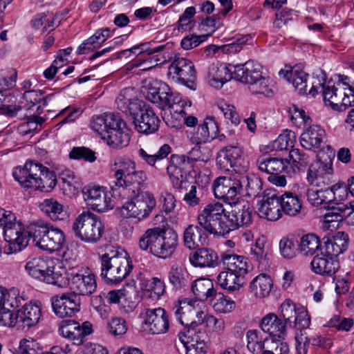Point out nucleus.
Returning a JSON list of instances; mask_svg holds the SVG:
<instances>
[{
  "mask_svg": "<svg viewBox=\"0 0 354 354\" xmlns=\"http://www.w3.org/2000/svg\"><path fill=\"white\" fill-rule=\"evenodd\" d=\"M306 197L310 204L318 207L324 205L325 208H328L329 212H332V208H336V206H332V191L329 187L326 188H308L306 192Z\"/></svg>",
  "mask_w": 354,
  "mask_h": 354,
  "instance_id": "39",
  "label": "nucleus"
},
{
  "mask_svg": "<svg viewBox=\"0 0 354 354\" xmlns=\"http://www.w3.org/2000/svg\"><path fill=\"white\" fill-rule=\"evenodd\" d=\"M192 291L196 300L205 301L213 295L214 291V284L208 278H199L192 283Z\"/></svg>",
  "mask_w": 354,
  "mask_h": 354,
  "instance_id": "47",
  "label": "nucleus"
},
{
  "mask_svg": "<svg viewBox=\"0 0 354 354\" xmlns=\"http://www.w3.org/2000/svg\"><path fill=\"white\" fill-rule=\"evenodd\" d=\"M236 201L230 204L234 205L231 211L226 212L233 230L241 226L248 225L252 219V208L248 202L236 203Z\"/></svg>",
  "mask_w": 354,
  "mask_h": 354,
  "instance_id": "25",
  "label": "nucleus"
},
{
  "mask_svg": "<svg viewBox=\"0 0 354 354\" xmlns=\"http://www.w3.org/2000/svg\"><path fill=\"white\" fill-rule=\"evenodd\" d=\"M51 304L55 314L64 318L72 317L80 310L81 298L74 293H63L61 296L51 298Z\"/></svg>",
  "mask_w": 354,
  "mask_h": 354,
  "instance_id": "17",
  "label": "nucleus"
},
{
  "mask_svg": "<svg viewBox=\"0 0 354 354\" xmlns=\"http://www.w3.org/2000/svg\"><path fill=\"white\" fill-rule=\"evenodd\" d=\"M110 37L111 30L109 28L97 30L94 35L80 45L77 53L79 55L87 54L99 48Z\"/></svg>",
  "mask_w": 354,
  "mask_h": 354,
  "instance_id": "42",
  "label": "nucleus"
},
{
  "mask_svg": "<svg viewBox=\"0 0 354 354\" xmlns=\"http://www.w3.org/2000/svg\"><path fill=\"white\" fill-rule=\"evenodd\" d=\"M170 283L176 289H181L189 283V274L181 267L173 266L168 273Z\"/></svg>",
  "mask_w": 354,
  "mask_h": 354,
  "instance_id": "55",
  "label": "nucleus"
},
{
  "mask_svg": "<svg viewBox=\"0 0 354 354\" xmlns=\"http://www.w3.org/2000/svg\"><path fill=\"white\" fill-rule=\"evenodd\" d=\"M106 140L107 144L113 148H122L127 146L130 141V136L127 126L109 130L108 133L101 136Z\"/></svg>",
  "mask_w": 354,
  "mask_h": 354,
  "instance_id": "44",
  "label": "nucleus"
},
{
  "mask_svg": "<svg viewBox=\"0 0 354 354\" xmlns=\"http://www.w3.org/2000/svg\"><path fill=\"white\" fill-rule=\"evenodd\" d=\"M326 147L330 151L328 158L324 161L320 159L315 165H311L307 173L308 183L319 188L330 187L335 182L331 159V156H335V151L330 146Z\"/></svg>",
  "mask_w": 354,
  "mask_h": 354,
  "instance_id": "13",
  "label": "nucleus"
},
{
  "mask_svg": "<svg viewBox=\"0 0 354 354\" xmlns=\"http://www.w3.org/2000/svg\"><path fill=\"white\" fill-rule=\"evenodd\" d=\"M72 231L82 241L93 244L102 238L104 227L98 216L90 211H84L74 220Z\"/></svg>",
  "mask_w": 354,
  "mask_h": 354,
  "instance_id": "10",
  "label": "nucleus"
},
{
  "mask_svg": "<svg viewBox=\"0 0 354 354\" xmlns=\"http://www.w3.org/2000/svg\"><path fill=\"white\" fill-rule=\"evenodd\" d=\"M281 205V212L290 216H295L300 213L302 208L298 196L291 192H286L279 196Z\"/></svg>",
  "mask_w": 354,
  "mask_h": 354,
  "instance_id": "48",
  "label": "nucleus"
},
{
  "mask_svg": "<svg viewBox=\"0 0 354 354\" xmlns=\"http://www.w3.org/2000/svg\"><path fill=\"white\" fill-rule=\"evenodd\" d=\"M44 92L42 91L29 90L24 93V104L21 105L25 113H28V116L34 117L35 115H39L43 112V106L48 105V100L53 95L44 96Z\"/></svg>",
  "mask_w": 354,
  "mask_h": 354,
  "instance_id": "22",
  "label": "nucleus"
},
{
  "mask_svg": "<svg viewBox=\"0 0 354 354\" xmlns=\"http://www.w3.org/2000/svg\"><path fill=\"white\" fill-rule=\"evenodd\" d=\"M195 14V7L190 6L187 8L176 24L177 30L181 32L187 30L191 31L196 24V21L194 19Z\"/></svg>",
  "mask_w": 354,
  "mask_h": 354,
  "instance_id": "56",
  "label": "nucleus"
},
{
  "mask_svg": "<svg viewBox=\"0 0 354 354\" xmlns=\"http://www.w3.org/2000/svg\"><path fill=\"white\" fill-rule=\"evenodd\" d=\"M26 233L28 236V242L32 237L35 245L50 252L59 250L65 241L62 230L41 220L30 223L27 227Z\"/></svg>",
  "mask_w": 354,
  "mask_h": 354,
  "instance_id": "7",
  "label": "nucleus"
},
{
  "mask_svg": "<svg viewBox=\"0 0 354 354\" xmlns=\"http://www.w3.org/2000/svg\"><path fill=\"white\" fill-rule=\"evenodd\" d=\"M242 151L237 146L229 145L221 149L216 157L218 168L224 171H239L241 165Z\"/></svg>",
  "mask_w": 354,
  "mask_h": 354,
  "instance_id": "21",
  "label": "nucleus"
},
{
  "mask_svg": "<svg viewBox=\"0 0 354 354\" xmlns=\"http://www.w3.org/2000/svg\"><path fill=\"white\" fill-rule=\"evenodd\" d=\"M263 183L254 174L237 177H219L214 183L216 198L229 204L238 200V195L245 194L248 197H257L261 194Z\"/></svg>",
  "mask_w": 354,
  "mask_h": 354,
  "instance_id": "1",
  "label": "nucleus"
},
{
  "mask_svg": "<svg viewBox=\"0 0 354 354\" xmlns=\"http://www.w3.org/2000/svg\"><path fill=\"white\" fill-rule=\"evenodd\" d=\"M171 152V147L169 145H163L156 153L149 154L143 149L138 150V154L148 165L154 166L156 162L166 158Z\"/></svg>",
  "mask_w": 354,
  "mask_h": 354,
  "instance_id": "58",
  "label": "nucleus"
},
{
  "mask_svg": "<svg viewBox=\"0 0 354 354\" xmlns=\"http://www.w3.org/2000/svg\"><path fill=\"white\" fill-rule=\"evenodd\" d=\"M43 281L49 284L57 286L59 288L65 287L68 283V278L55 270V267H48V272L43 279Z\"/></svg>",
  "mask_w": 354,
  "mask_h": 354,
  "instance_id": "64",
  "label": "nucleus"
},
{
  "mask_svg": "<svg viewBox=\"0 0 354 354\" xmlns=\"http://www.w3.org/2000/svg\"><path fill=\"white\" fill-rule=\"evenodd\" d=\"M259 169L261 171H264L270 175H278L281 174H290L295 173V169L292 167H290V162L287 159L272 158L259 159L258 161Z\"/></svg>",
  "mask_w": 354,
  "mask_h": 354,
  "instance_id": "32",
  "label": "nucleus"
},
{
  "mask_svg": "<svg viewBox=\"0 0 354 354\" xmlns=\"http://www.w3.org/2000/svg\"><path fill=\"white\" fill-rule=\"evenodd\" d=\"M115 185L128 195L145 193L142 189L147 187V176L143 171H136L135 162L129 159L120 162V168L115 171Z\"/></svg>",
  "mask_w": 354,
  "mask_h": 354,
  "instance_id": "9",
  "label": "nucleus"
},
{
  "mask_svg": "<svg viewBox=\"0 0 354 354\" xmlns=\"http://www.w3.org/2000/svg\"><path fill=\"white\" fill-rule=\"evenodd\" d=\"M41 210L53 221L64 220L66 213L63 205L53 198L45 199L39 205Z\"/></svg>",
  "mask_w": 354,
  "mask_h": 354,
  "instance_id": "49",
  "label": "nucleus"
},
{
  "mask_svg": "<svg viewBox=\"0 0 354 354\" xmlns=\"http://www.w3.org/2000/svg\"><path fill=\"white\" fill-rule=\"evenodd\" d=\"M218 127L216 122L213 118H207L205 120L200 124L197 131L191 137L192 142L199 145L205 143L209 138L214 139L217 136Z\"/></svg>",
  "mask_w": 354,
  "mask_h": 354,
  "instance_id": "40",
  "label": "nucleus"
},
{
  "mask_svg": "<svg viewBox=\"0 0 354 354\" xmlns=\"http://www.w3.org/2000/svg\"><path fill=\"white\" fill-rule=\"evenodd\" d=\"M324 103L334 110L339 109L341 100V94L337 93V88L335 86H323L322 89Z\"/></svg>",
  "mask_w": 354,
  "mask_h": 354,
  "instance_id": "60",
  "label": "nucleus"
},
{
  "mask_svg": "<svg viewBox=\"0 0 354 354\" xmlns=\"http://www.w3.org/2000/svg\"><path fill=\"white\" fill-rule=\"evenodd\" d=\"M207 236L198 224L189 225L183 233L184 245L189 250H195L206 244Z\"/></svg>",
  "mask_w": 354,
  "mask_h": 354,
  "instance_id": "36",
  "label": "nucleus"
},
{
  "mask_svg": "<svg viewBox=\"0 0 354 354\" xmlns=\"http://www.w3.org/2000/svg\"><path fill=\"white\" fill-rule=\"evenodd\" d=\"M209 299L214 310L219 313H228L235 306L234 302L227 299L222 292H217L216 290Z\"/></svg>",
  "mask_w": 354,
  "mask_h": 354,
  "instance_id": "57",
  "label": "nucleus"
},
{
  "mask_svg": "<svg viewBox=\"0 0 354 354\" xmlns=\"http://www.w3.org/2000/svg\"><path fill=\"white\" fill-rule=\"evenodd\" d=\"M221 260L225 268L243 277L248 272L247 258L230 252L222 254Z\"/></svg>",
  "mask_w": 354,
  "mask_h": 354,
  "instance_id": "41",
  "label": "nucleus"
},
{
  "mask_svg": "<svg viewBox=\"0 0 354 354\" xmlns=\"http://www.w3.org/2000/svg\"><path fill=\"white\" fill-rule=\"evenodd\" d=\"M143 93L147 100L157 104L162 110L171 109L175 104L183 102L182 97L179 95H174L167 84L156 80L150 81Z\"/></svg>",
  "mask_w": 354,
  "mask_h": 354,
  "instance_id": "12",
  "label": "nucleus"
},
{
  "mask_svg": "<svg viewBox=\"0 0 354 354\" xmlns=\"http://www.w3.org/2000/svg\"><path fill=\"white\" fill-rule=\"evenodd\" d=\"M207 75L211 86L218 88L233 78V71L225 64L212 63L207 68Z\"/></svg>",
  "mask_w": 354,
  "mask_h": 354,
  "instance_id": "33",
  "label": "nucleus"
},
{
  "mask_svg": "<svg viewBox=\"0 0 354 354\" xmlns=\"http://www.w3.org/2000/svg\"><path fill=\"white\" fill-rule=\"evenodd\" d=\"M128 196V201L122 206L116 207V212L123 218H133L140 221L149 217L156 207V199L149 192Z\"/></svg>",
  "mask_w": 354,
  "mask_h": 354,
  "instance_id": "11",
  "label": "nucleus"
},
{
  "mask_svg": "<svg viewBox=\"0 0 354 354\" xmlns=\"http://www.w3.org/2000/svg\"><path fill=\"white\" fill-rule=\"evenodd\" d=\"M247 348L253 354L261 353L264 349L266 338H263L260 331L251 329L246 333Z\"/></svg>",
  "mask_w": 354,
  "mask_h": 354,
  "instance_id": "54",
  "label": "nucleus"
},
{
  "mask_svg": "<svg viewBox=\"0 0 354 354\" xmlns=\"http://www.w3.org/2000/svg\"><path fill=\"white\" fill-rule=\"evenodd\" d=\"M280 197L275 190L266 189L259 203L258 214L261 218L276 221L282 216Z\"/></svg>",
  "mask_w": 354,
  "mask_h": 354,
  "instance_id": "18",
  "label": "nucleus"
},
{
  "mask_svg": "<svg viewBox=\"0 0 354 354\" xmlns=\"http://www.w3.org/2000/svg\"><path fill=\"white\" fill-rule=\"evenodd\" d=\"M17 317L19 318V326L30 328L35 326L41 317L40 307L32 302L24 304L21 308L17 310Z\"/></svg>",
  "mask_w": 354,
  "mask_h": 354,
  "instance_id": "34",
  "label": "nucleus"
},
{
  "mask_svg": "<svg viewBox=\"0 0 354 354\" xmlns=\"http://www.w3.org/2000/svg\"><path fill=\"white\" fill-rule=\"evenodd\" d=\"M115 102L120 110L132 118L135 129L139 133L149 134L158 131L160 120L149 104L123 95L117 97Z\"/></svg>",
  "mask_w": 354,
  "mask_h": 354,
  "instance_id": "4",
  "label": "nucleus"
},
{
  "mask_svg": "<svg viewBox=\"0 0 354 354\" xmlns=\"http://www.w3.org/2000/svg\"><path fill=\"white\" fill-rule=\"evenodd\" d=\"M286 323L274 313L265 315L260 322V328L263 332L279 338L286 335Z\"/></svg>",
  "mask_w": 354,
  "mask_h": 354,
  "instance_id": "38",
  "label": "nucleus"
},
{
  "mask_svg": "<svg viewBox=\"0 0 354 354\" xmlns=\"http://www.w3.org/2000/svg\"><path fill=\"white\" fill-rule=\"evenodd\" d=\"M24 301L21 297H8L7 302L0 310V326L13 327L19 325L17 310Z\"/></svg>",
  "mask_w": 354,
  "mask_h": 354,
  "instance_id": "31",
  "label": "nucleus"
},
{
  "mask_svg": "<svg viewBox=\"0 0 354 354\" xmlns=\"http://www.w3.org/2000/svg\"><path fill=\"white\" fill-rule=\"evenodd\" d=\"M100 277L108 284H118L131 272L133 266L128 253L113 246L99 254Z\"/></svg>",
  "mask_w": 354,
  "mask_h": 354,
  "instance_id": "2",
  "label": "nucleus"
},
{
  "mask_svg": "<svg viewBox=\"0 0 354 354\" xmlns=\"http://www.w3.org/2000/svg\"><path fill=\"white\" fill-rule=\"evenodd\" d=\"M178 245V234L164 227H154L145 231L139 241L141 250H149L153 255L163 259L170 258Z\"/></svg>",
  "mask_w": 354,
  "mask_h": 354,
  "instance_id": "3",
  "label": "nucleus"
},
{
  "mask_svg": "<svg viewBox=\"0 0 354 354\" xmlns=\"http://www.w3.org/2000/svg\"><path fill=\"white\" fill-rule=\"evenodd\" d=\"M189 261L194 267L215 268L218 265V256L211 248H202L189 255Z\"/></svg>",
  "mask_w": 354,
  "mask_h": 354,
  "instance_id": "35",
  "label": "nucleus"
},
{
  "mask_svg": "<svg viewBox=\"0 0 354 354\" xmlns=\"http://www.w3.org/2000/svg\"><path fill=\"white\" fill-rule=\"evenodd\" d=\"M167 75L188 88L195 89L196 71L190 60L183 57L175 58L169 66Z\"/></svg>",
  "mask_w": 354,
  "mask_h": 354,
  "instance_id": "15",
  "label": "nucleus"
},
{
  "mask_svg": "<svg viewBox=\"0 0 354 354\" xmlns=\"http://www.w3.org/2000/svg\"><path fill=\"white\" fill-rule=\"evenodd\" d=\"M107 329L116 338L122 337L127 331V322L122 317H113L107 322Z\"/></svg>",
  "mask_w": 354,
  "mask_h": 354,
  "instance_id": "62",
  "label": "nucleus"
},
{
  "mask_svg": "<svg viewBox=\"0 0 354 354\" xmlns=\"http://www.w3.org/2000/svg\"><path fill=\"white\" fill-rule=\"evenodd\" d=\"M295 141L296 136L295 132L286 129L274 141L273 147L276 150L279 151L288 149V147L292 149Z\"/></svg>",
  "mask_w": 354,
  "mask_h": 354,
  "instance_id": "63",
  "label": "nucleus"
},
{
  "mask_svg": "<svg viewBox=\"0 0 354 354\" xmlns=\"http://www.w3.org/2000/svg\"><path fill=\"white\" fill-rule=\"evenodd\" d=\"M245 283V277L228 270L220 272L217 277V283L220 287L230 292L239 290Z\"/></svg>",
  "mask_w": 354,
  "mask_h": 354,
  "instance_id": "43",
  "label": "nucleus"
},
{
  "mask_svg": "<svg viewBox=\"0 0 354 354\" xmlns=\"http://www.w3.org/2000/svg\"><path fill=\"white\" fill-rule=\"evenodd\" d=\"M48 267L46 259L41 257L32 259L25 266L26 270L32 277L40 281H43L48 272Z\"/></svg>",
  "mask_w": 354,
  "mask_h": 354,
  "instance_id": "51",
  "label": "nucleus"
},
{
  "mask_svg": "<svg viewBox=\"0 0 354 354\" xmlns=\"http://www.w3.org/2000/svg\"><path fill=\"white\" fill-rule=\"evenodd\" d=\"M85 201L93 210L99 212L113 209L114 205L104 189L99 186H86L82 189Z\"/></svg>",
  "mask_w": 354,
  "mask_h": 354,
  "instance_id": "20",
  "label": "nucleus"
},
{
  "mask_svg": "<svg viewBox=\"0 0 354 354\" xmlns=\"http://www.w3.org/2000/svg\"><path fill=\"white\" fill-rule=\"evenodd\" d=\"M283 322L295 330L308 328L310 317L307 310L301 305H297L291 299H286L280 306Z\"/></svg>",
  "mask_w": 354,
  "mask_h": 354,
  "instance_id": "14",
  "label": "nucleus"
},
{
  "mask_svg": "<svg viewBox=\"0 0 354 354\" xmlns=\"http://www.w3.org/2000/svg\"><path fill=\"white\" fill-rule=\"evenodd\" d=\"M198 224L206 233L214 236H225L233 231L223 204H207L197 216Z\"/></svg>",
  "mask_w": 354,
  "mask_h": 354,
  "instance_id": "6",
  "label": "nucleus"
},
{
  "mask_svg": "<svg viewBox=\"0 0 354 354\" xmlns=\"http://www.w3.org/2000/svg\"><path fill=\"white\" fill-rule=\"evenodd\" d=\"M326 140L325 130L317 124H313L306 128L299 137L301 145L304 149L312 151L321 149Z\"/></svg>",
  "mask_w": 354,
  "mask_h": 354,
  "instance_id": "24",
  "label": "nucleus"
},
{
  "mask_svg": "<svg viewBox=\"0 0 354 354\" xmlns=\"http://www.w3.org/2000/svg\"><path fill=\"white\" fill-rule=\"evenodd\" d=\"M44 169V172L41 177L32 181L34 185L32 188L48 192L55 187L57 180L53 171H50L48 167Z\"/></svg>",
  "mask_w": 354,
  "mask_h": 354,
  "instance_id": "52",
  "label": "nucleus"
},
{
  "mask_svg": "<svg viewBox=\"0 0 354 354\" xmlns=\"http://www.w3.org/2000/svg\"><path fill=\"white\" fill-rule=\"evenodd\" d=\"M288 344L279 339L266 337L264 349L261 354H288Z\"/></svg>",
  "mask_w": 354,
  "mask_h": 354,
  "instance_id": "59",
  "label": "nucleus"
},
{
  "mask_svg": "<svg viewBox=\"0 0 354 354\" xmlns=\"http://www.w3.org/2000/svg\"><path fill=\"white\" fill-rule=\"evenodd\" d=\"M322 243V255L328 254L337 259V257L348 248V236L344 232H337L332 238L324 237Z\"/></svg>",
  "mask_w": 354,
  "mask_h": 354,
  "instance_id": "27",
  "label": "nucleus"
},
{
  "mask_svg": "<svg viewBox=\"0 0 354 354\" xmlns=\"http://www.w3.org/2000/svg\"><path fill=\"white\" fill-rule=\"evenodd\" d=\"M188 167L185 156L172 155L171 164L167 166V170L175 188L181 189L183 183H186L185 174Z\"/></svg>",
  "mask_w": 354,
  "mask_h": 354,
  "instance_id": "28",
  "label": "nucleus"
},
{
  "mask_svg": "<svg viewBox=\"0 0 354 354\" xmlns=\"http://www.w3.org/2000/svg\"><path fill=\"white\" fill-rule=\"evenodd\" d=\"M313 272L324 277H331L339 268V263L335 257L329 255H316L310 263Z\"/></svg>",
  "mask_w": 354,
  "mask_h": 354,
  "instance_id": "30",
  "label": "nucleus"
},
{
  "mask_svg": "<svg viewBox=\"0 0 354 354\" xmlns=\"http://www.w3.org/2000/svg\"><path fill=\"white\" fill-rule=\"evenodd\" d=\"M272 286L273 282L270 276L260 274L250 282V289L257 297L263 298L270 295Z\"/></svg>",
  "mask_w": 354,
  "mask_h": 354,
  "instance_id": "46",
  "label": "nucleus"
},
{
  "mask_svg": "<svg viewBox=\"0 0 354 354\" xmlns=\"http://www.w3.org/2000/svg\"><path fill=\"white\" fill-rule=\"evenodd\" d=\"M0 224L3 225V236L8 245L3 251L7 254L20 252L28 245V236L21 221L8 210L0 208Z\"/></svg>",
  "mask_w": 354,
  "mask_h": 354,
  "instance_id": "8",
  "label": "nucleus"
},
{
  "mask_svg": "<svg viewBox=\"0 0 354 354\" xmlns=\"http://www.w3.org/2000/svg\"><path fill=\"white\" fill-rule=\"evenodd\" d=\"M178 303L175 306L174 312L176 319L182 325L189 326L194 315L197 313L196 304L198 305L199 302L198 300L185 298L178 300Z\"/></svg>",
  "mask_w": 354,
  "mask_h": 354,
  "instance_id": "37",
  "label": "nucleus"
},
{
  "mask_svg": "<svg viewBox=\"0 0 354 354\" xmlns=\"http://www.w3.org/2000/svg\"><path fill=\"white\" fill-rule=\"evenodd\" d=\"M70 288L72 293L80 297L91 295L97 288L95 277L93 274L85 275L77 273L71 279Z\"/></svg>",
  "mask_w": 354,
  "mask_h": 354,
  "instance_id": "29",
  "label": "nucleus"
},
{
  "mask_svg": "<svg viewBox=\"0 0 354 354\" xmlns=\"http://www.w3.org/2000/svg\"><path fill=\"white\" fill-rule=\"evenodd\" d=\"M332 191V206L339 207V205H344L342 201H345L348 195V187L344 183H337L332 185L329 187Z\"/></svg>",
  "mask_w": 354,
  "mask_h": 354,
  "instance_id": "61",
  "label": "nucleus"
},
{
  "mask_svg": "<svg viewBox=\"0 0 354 354\" xmlns=\"http://www.w3.org/2000/svg\"><path fill=\"white\" fill-rule=\"evenodd\" d=\"M232 68L233 78L248 85V88L252 93L267 97L272 95L274 84L269 77L263 76L260 64L249 60L245 64L233 66Z\"/></svg>",
  "mask_w": 354,
  "mask_h": 354,
  "instance_id": "5",
  "label": "nucleus"
},
{
  "mask_svg": "<svg viewBox=\"0 0 354 354\" xmlns=\"http://www.w3.org/2000/svg\"><path fill=\"white\" fill-rule=\"evenodd\" d=\"M46 168L39 162L30 161L25 164L24 168L17 169L13 172V176L23 187L32 188L34 185L32 181L38 180L44 172L43 169Z\"/></svg>",
  "mask_w": 354,
  "mask_h": 354,
  "instance_id": "23",
  "label": "nucleus"
},
{
  "mask_svg": "<svg viewBox=\"0 0 354 354\" xmlns=\"http://www.w3.org/2000/svg\"><path fill=\"white\" fill-rule=\"evenodd\" d=\"M292 82L295 89L301 95H308V79L309 75L304 71L299 66L291 69Z\"/></svg>",
  "mask_w": 354,
  "mask_h": 354,
  "instance_id": "53",
  "label": "nucleus"
},
{
  "mask_svg": "<svg viewBox=\"0 0 354 354\" xmlns=\"http://www.w3.org/2000/svg\"><path fill=\"white\" fill-rule=\"evenodd\" d=\"M323 245L319 238L315 234H307L301 236L299 250L303 255H313Z\"/></svg>",
  "mask_w": 354,
  "mask_h": 354,
  "instance_id": "50",
  "label": "nucleus"
},
{
  "mask_svg": "<svg viewBox=\"0 0 354 354\" xmlns=\"http://www.w3.org/2000/svg\"><path fill=\"white\" fill-rule=\"evenodd\" d=\"M126 126L119 114L113 113H105L100 115L93 117L91 122V128L100 136L108 133L109 130L121 128Z\"/></svg>",
  "mask_w": 354,
  "mask_h": 354,
  "instance_id": "26",
  "label": "nucleus"
},
{
  "mask_svg": "<svg viewBox=\"0 0 354 354\" xmlns=\"http://www.w3.org/2000/svg\"><path fill=\"white\" fill-rule=\"evenodd\" d=\"M344 217L348 225H354V201L347 205H339L336 208H332L331 212L325 214L326 222L338 221Z\"/></svg>",
  "mask_w": 354,
  "mask_h": 354,
  "instance_id": "45",
  "label": "nucleus"
},
{
  "mask_svg": "<svg viewBox=\"0 0 354 354\" xmlns=\"http://www.w3.org/2000/svg\"><path fill=\"white\" fill-rule=\"evenodd\" d=\"M143 328L149 333L163 334L167 332L169 327V317L166 310L162 308H147L142 313Z\"/></svg>",
  "mask_w": 354,
  "mask_h": 354,
  "instance_id": "16",
  "label": "nucleus"
},
{
  "mask_svg": "<svg viewBox=\"0 0 354 354\" xmlns=\"http://www.w3.org/2000/svg\"><path fill=\"white\" fill-rule=\"evenodd\" d=\"M92 332V324L89 322H84L80 325L71 319L62 321L59 328V334L73 340L75 345L83 344L85 336L91 334Z\"/></svg>",
  "mask_w": 354,
  "mask_h": 354,
  "instance_id": "19",
  "label": "nucleus"
}]
</instances>
